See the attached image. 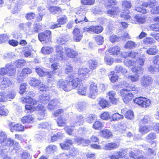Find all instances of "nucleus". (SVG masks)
Segmentation results:
<instances>
[{
  "label": "nucleus",
  "mask_w": 159,
  "mask_h": 159,
  "mask_svg": "<svg viewBox=\"0 0 159 159\" xmlns=\"http://www.w3.org/2000/svg\"><path fill=\"white\" fill-rule=\"evenodd\" d=\"M84 117L81 115H75L74 116V119L71 122V125H80L84 122Z\"/></svg>",
  "instance_id": "nucleus-9"
},
{
  "label": "nucleus",
  "mask_w": 159,
  "mask_h": 159,
  "mask_svg": "<svg viewBox=\"0 0 159 159\" xmlns=\"http://www.w3.org/2000/svg\"><path fill=\"white\" fill-rule=\"evenodd\" d=\"M95 40L98 45L102 44L104 42L103 37L100 35H97L95 37Z\"/></svg>",
  "instance_id": "nucleus-60"
},
{
  "label": "nucleus",
  "mask_w": 159,
  "mask_h": 159,
  "mask_svg": "<svg viewBox=\"0 0 159 159\" xmlns=\"http://www.w3.org/2000/svg\"><path fill=\"white\" fill-rule=\"evenodd\" d=\"M63 136V134L59 132L57 134H54L52 136L51 140L52 142L56 141L58 139L61 138Z\"/></svg>",
  "instance_id": "nucleus-47"
},
{
  "label": "nucleus",
  "mask_w": 159,
  "mask_h": 159,
  "mask_svg": "<svg viewBox=\"0 0 159 159\" xmlns=\"http://www.w3.org/2000/svg\"><path fill=\"white\" fill-rule=\"evenodd\" d=\"M81 81L78 78L74 79L71 81L70 80L69 85L70 87V91L76 87L78 88V86H80Z\"/></svg>",
  "instance_id": "nucleus-20"
},
{
  "label": "nucleus",
  "mask_w": 159,
  "mask_h": 159,
  "mask_svg": "<svg viewBox=\"0 0 159 159\" xmlns=\"http://www.w3.org/2000/svg\"><path fill=\"white\" fill-rule=\"evenodd\" d=\"M14 143V140L11 139L9 138L6 139L2 144V145L3 146L6 147L7 148H6L4 150V148L0 149V154L2 156L4 154H7L8 152V150L10 147L13 146Z\"/></svg>",
  "instance_id": "nucleus-5"
},
{
  "label": "nucleus",
  "mask_w": 159,
  "mask_h": 159,
  "mask_svg": "<svg viewBox=\"0 0 159 159\" xmlns=\"http://www.w3.org/2000/svg\"><path fill=\"white\" fill-rule=\"evenodd\" d=\"M134 20H130V21L133 23H138L139 24H142L145 22L144 18L141 17L140 16L136 15L134 16Z\"/></svg>",
  "instance_id": "nucleus-25"
},
{
  "label": "nucleus",
  "mask_w": 159,
  "mask_h": 159,
  "mask_svg": "<svg viewBox=\"0 0 159 159\" xmlns=\"http://www.w3.org/2000/svg\"><path fill=\"white\" fill-rule=\"evenodd\" d=\"M95 2V0H81V4L87 5H92Z\"/></svg>",
  "instance_id": "nucleus-59"
},
{
  "label": "nucleus",
  "mask_w": 159,
  "mask_h": 159,
  "mask_svg": "<svg viewBox=\"0 0 159 159\" xmlns=\"http://www.w3.org/2000/svg\"><path fill=\"white\" fill-rule=\"evenodd\" d=\"M72 143H73L71 140L67 139L66 140L64 143H61L60 145L62 149L68 150Z\"/></svg>",
  "instance_id": "nucleus-28"
},
{
  "label": "nucleus",
  "mask_w": 159,
  "mask_h": 159,
  "mask_svg": "<svg viewBox=\"0 0 159 159\" xmlns=\"http://www.w3.org/2000/svg\"><path fill=\"white\" fill-rule=\"evenodd\" d=\"M89 70L88 68L82 67L80 68L78 70V74L79 77L82 80L88 78L89 76Z\"/></svg>",
  "instance_id": "nucleus-7"
},
{
  "label": "nucleus",
  "mask_w": 159,
  "mask_h": 159,
  "mask_svg": "<svg viewBox=\"0 0 159 159\" xmlns=\"http://www.w3.org/2000/svg\"><path fill=\"white\" fill-rule=\"evenodd\" d=\"M41 83L40 80L38 79L35 78H32L29 81L30 84L33 87H36L38 86Z\"/></svg>",
  "instance_id": "nucleus-32"
},
{
  "label": "nucleus",
  "mask_w": 159,
  "mask_h": 159,
  "mask_svg": "<svg viewBox=\"0 0 159 159\" xmlns=\"http://www.w3.org/2000/svg\"><path fill=\"white\" fill-rule=\"evenodd\" d=\"M104 126L103 124L99 121H96L93 124V128L96 130H99L102 128Z\"/></svg>",
  "instance_id": "nucleus-40"
},
{
  "label": "nucleus",
  "mask_w": 159,
  "mask_h": 159,
  "mask_svg": "<svg viewBox=\"0 0 159 159\" xmlns=\"http://www.w3.org/2000/svg\"><path fill=\"white\" fill-rule=\"evenodd\" d=\"M144 43L146 44H152L155 43V40L151 37H149L145 38L143 40Z\"/></svg>",
  "instance_id": "nucleus-58"
},
{
  "label": "nucleus",
  "mask_w": 159,
  "mask_h": 159,
  "mask_svg": "<svg viewBox=\"0 0 159 159\" xmlns=\"http://www.w3.org/2000/svg\"><path fill=\"white\" fill-rule=\"evenodd\" d=\"M33 119V118L31 116L28 115L22 118V121L23 123H31Z\"/></svg>",
  "instance_id": "nucleus-49"
},
{
  "label": "nucleus",
  "mask_w": 159,
  "mask_h": 159,
  "mask_svg": "<svg viewBox=\"0 0 159 159\" xmlns=\"http://www.w3.org/2000/svg\"><path fill=\"white\" fill-rule=\"evenodd\" d=\"M49 10L51 13L54 14L56 13L57 12L61 11L62 9L59 7L51 6L49 8Z\"/></svg>",
  "instance_id": "nucleus-50"
},
{
  "label": "nucleus",
  "mask_w": 159,
  "mask_h": 159,
  "mask_svg": "<svg viewBox=\"0 0 159 159\" xmlns=\"http://www.w3.org/2000/svg\"><path fill=\"white\" fill-rule=\"evenodd\" d=\"M101 135L102 136L108 139L112 135L111 132L107 129H104L101 132Z\"/></svg>",
  "instance_id": "nucleus-31"
},
{
  "label": "nucleus",
  "mask_w": 159,
  "mask_h": 159,
  "mask_svg": "<svg viewBox=\"0 0 159 159\" xmlns=\"http://www.w3.org/2000/svg\"><path fill=\"white\" fill-rule=\"evenodd\" d=\"M33 51L32 46L28 44L23 47L22 52L25 57H31L32 55L31 52Z\"/></svg>",
  "instance_id": "nucleus-14"
},
{
  "label": "nucleus",
  "mask_w": 159,
  "mask_h": 159,
  "mask_svg": "<svg viewBox=\"0 0 159 159\" xmlns=\"http://www.w3.org/2000/svg\"><path fill=\"white\" fill-rule=\"evenodd\" d=\"M120 48L118 46H115L108 49V52L113 55H117L120 53Z\"/></svg>",
  "instance_id": "nucleus-33"
},
{
  "label": "nucleus",
  "mask_w": 159,
  "mask_h": 159,
  "mask_svg": "<svg viewBox=\"0 0 159 159\" xmlns=\"http://www.w3.org/2000/svg\"><path fill=\"white\" fill-rule=\"evenodd\" d=\"M35 70L37 73L40 76H45L47 74L46 72L43 70L41 68L39 67H36Z\"/></svg>",
  "instance_id": "nucleus-56"
},
{
  "label": "nucleus",
  "mask_w": 159,
  "mask_h": 159,
  "mask_svg": "<svg viewBox=\"0 0 159 159\" xmlns=\"http://www.w3.org/2000/svg\"><path fill=\"white\" fill-rule=\"evenodd\" d=\"M21 100L23 102L27 103L29 104L25 106V109H36V107L38 109H43L44 108L42 104H39L37 106H36L37 101L33 99L29 96L22 98Z\"/></svg>",
  "instance_id": "nucleus-1"
},
{
  "label": "nucleus",
  "mask_w": 159,
  "mask_h": 159,
  "mask_svg": "<svg viewBox=\"0 0 159 159\" xmlns=\"http://www.w3.org/2000/svg\"><path fill=\"white\" fill-rule=\"evenodd\" d=\"M87 87L85 85L80 84L77 88L78 93L81 95H84L86 94Z\"/></svg>",
  "instance_id": "nucleus-27"
},
{
  "label": "nucleus",
  "mask_w": 159,
  "mask_h": 159,
  "mask_svg": "<svg viewBox=\"0 0 159 159\" xmlns=\"http://www.w3.org/2000/svg\"><path fill=\"white\" fill-rule=\"evenodd\" d=\"M83 6H80V9L76 13L78 16H77L76 19L75 20L76 24L80 23L83 21L85 22H87L88 21L85 16L86 11L83 8Z\"/></svg>",
  "instance_id": "nucleus-3"
},
{
  "label": "nucleus",
  "mask_w": 159,
  "mask_h": 159,
  "mask_svg": "<svg viewBox=\"0 0 159 159\" xmlns=\"http://www.w3.org/2000/svg\"><path fill=\"white\" fill-rule=\"evenodd\" d=\"M59 104V101L57 99L51 100L48 104V108L49 109H53L55 107Z\"/></svg>",
  "instance_id": "nucleus-29"
},
{
  "label": "nucleus",
  "mask_w": 159,
  "mask_h": 159,
  "mask_svg": "<svg viewBox=\"0 0 159 159\" xmlns=\"http://www.w3.org/2000/svg\"><path fill=\"white\" fill-rule=\"evenodd\" d=\"M73 33L74 40L76 42L80 41L83 37L82 34L80 32V30L77 28H75Z\"/></svg>",
  "instance_id": "nucleus-16"
},
{
  "label": "nucleus",
  "mask_w": 159,
  "mask_h": 159,
  "mask_svg": "<svg viewBox=\"0 0 159 159\" xmlns=\"http://www.w3.org/2000/svg\"><path fill=\"white\" fill-rule=\"evenodd\" d=\"M119 12V9L118 8H113L111 9L108 10L107 11L108 14L111 16H114Z\"/></svg>",
  "instance_id": "nucleus-38"
},
{
  "label": "nucleus",
  "mask_w": 159,
  "mask_h": 159,
  "mask_svg": "<svg viewBox=\"0 0 159 159\" xmlns=\"http://www.w3.org/2000/svg\"><path fill=\"white\" fill-rule=\"evenodd\" d=\"M145 48L143 47L141 48V51L144 52L147 54L150 55H155L158 52V49L156 46H152L148 48L146 50Z\"/></svg>",
  "instance_id": "nucleus-12"
},
{
  "label": "nucleus",
  "mask_w": 159,
  "mask_h": 159,
  "mask_svg": "<svg viewBox=\"0 0 159 159\" xmlns=\"http://www.w3.org/2000/svg\"><path fill=\"white\" fill-rule=\"evenodd\" d=\"M103 28L100 26H93V32L95 33L98 34L102 32Z\"/></svg>",
  "instance_id": "nucleus-61"
},
{
  "label": "nucleus",
  "mask_w": 159,
  "mask_h": 159,
  "mask_svg": "<svg viewBox=\"0 0 159 159\" xmlns=\"http://www.w3.org/2000/svg\"><path fill=\"white\" fill-rule=\"evenodd\" d=\"M152 78L148 76H144L141 80V84L144 87L150 86L152 84Z\"/></svg>",
  "instance_id": "nucleus-11"
},
{
  "label": "nucleus",
  "mask_w": 159,
  "mask_h": 159,
  "mask_svg": "<svg viewBox=\"0 0 159 159\" xmlns=\"http://www.w3.org/2000/svg\"><path fill=\"white\" fill-rule=\"evenodd\" d=\"M57 123L59 126H64L67 123V120L63 117H60L57 120Z\"/></svg>",
  "instance_id": "nucleus-37"
},
{
  "label": "nucleus",
  "mask_w": 159,
  "mask_h": 159,
  "mask_svg": "<svg viewBox=\"0 0 159 159\" xmlns=\"http://www.w3.org/2000/svg\"><path fill=\"white\" fill-rule=\"evenodd\" d=\"M115 71L117 73H121L123 75L125 74L127 71L125 68L119 65H117L116 67Z\"/></svg>",
  "instance_id": "nucleus-30"
},
{
  "label": "nucleus",
  "mask_w": 159,
  "mask_h": 159,
  "mask_svg": "<svg viewBox=\"0 0 159 159\" xmlns=\"http://www.w3.org/2000/svg\"><path fill=\"white\" fill-rule=\"evenodd\" d=\"M70 80L61 79L57 83V87L62 89L66 92L70 91V87L69 85Z\"/></svg>",
  "instance_id": "nucleus-4"
},
{
  "label": "nucleus",
  "mask_w": 159,
  "mask_h": 159,
  "mask_svg": "<svg viewBox=\"0 0 159 159\" xmlns=\"http://www.w3.org/2000/svg\"><path fill=\"white\" fill-rule=\"evenodd\" d=\"M150 12L152 15H156L159 14V5L155 7L151 8L150 10Z\"/></svg>",
  "instance_id": "nucleus-64"
},
{
  "label": "nucleus",
  "mask_w": 159,
  "mask_h": 159,
  "mask_svg": "<svg viewBox=\"0 0 159 159\" xmlns=\"http://www.w3.org/2000/svg\"><path fill=\"white\" fill-rule=\"evenodd\" d=\"M152 127H147L144 125L141 126L140 127L139 131L142 134L146 133L150 130L153 129Z\"/></svg>",
  "instance_id": "nucleus-42"
},
{
  "label": "nucleus",
  "mask_w": 159,
  "mask_h": 159,
  "mask_svg": "<svg viewBox=\"0 0 159 159\" xmlns=\"http://www.w3.org/2000/svg\"><path fill=\"white\" fill-rule=\"evenodd\" d=\"M57 22L60 24V26L61 25L66 24L67 22V17L65 15H63L60 16L57 19Z\"/></svg>",
  "instance_id": "nucleus-48"
},
{
  "label": "nucleus",
  "mask_w": 159,
  "mask_h": 159,
  "mask_svg": "<svg viewBox=\"0 0 159 159\" xmlns=\"http://www.w3.org/2000/svg\"><path fill=\"white\" fill-rule=\"evenodd\" d=\"M131 70L133 72H135L138 75H142L143 72V69L142 67H134L131 68Z\"/></svg>",
  "instance_id": "nucleus-41"
},
{
  "label": "nucleus",
  "mask_w": 159,
  "mask_h": 159,
  "mask_svg": "<svg viewBox=\"0 0 159 159\" xmlns=\"http://www.w3.org/2000/svg\"><path fill=\"white\" fill-rule=\"evenodd\" d=\"M123 153L117 151L116 154L109 156L110 159H119L120 157H121L123 155Z\"/></svg>",
  "instance_id": "nucleus-55"
},
{
  "label": "nucleus",
  "mask_w": 159,
  "mask_h": 159,
  "mask_svg": "<svg viewBox=\"0 0 159 159\" xmlns=\"http://www.w3.org/2000/svg\"><path fill=\"white\" fill-rule=\"evenodd\" d=\"M57 56H52L50 58V61L51 62H53L54 61H58V60H65L63 57V48L62 46H57L56 47Z\"/></svg>",
  "instance_id": "nucleus-2"
},
{
  "label": "nucleus",
  "mask_w": 159,
  "mask_h": 159,
  "mask_svg": "<svg viewBox=\"0 0 159 159\" xmlns=\"http://www.w3.org/2000/svg\"><path fill=\"white\" fill-rule=\"evenodd\" d=\"M123 115H120L117 113H114L112 115V120H118L121 119H123Z\"/></svg>",
  "instance_id": "nucleus-63"
},
{
  "label": "nucleus",
  "mask_w": 159,
  "mask_h": 159,
  "mask_svg": "<svg viewBox=\"0 0 159 159\" xmlns=\"http://www.w3.org/2000/svg\"><path fill=\"white\" fill-rule=\"evenodd\" d=\"M125 116L128 119L132 120L134 117V114L132 110H128L125 113Z\"/></svg>",
  "instance_id": "nucleus-45"
},
{
  "label": "nucleus",
  "mask_w": 159,
  "mask_h": 159,
  "mask_svg": "<svg viewBox=\"0 0 159 159\" xmlns=\"http://www.w3.org/2000/svg\"><path fill=\"white\" fill-rule=\"evenodd\" d=\"M105 62L107 65H111L114 61V58L110 56H105L104 58Z\"/></svg>",
  "instance_id": "nucleus-57"
},
{
  "label": "nucleus",
  "mask_w": 159,
  "mask_h": 159,
  "mask_svg": "<svg viewBox=\"0 0 159 159\" xmlns=\"http://www.w3.org/2000/svg\"><path fill=\"white\" fill-rule=\"evenodd\" d=\"M98 103L102 108H107L110 106V104L108 101L105 99L101 98H99L97 99Z\"/></svg>",
  "instance_id": "nucleus-22"
},
{
  "label": "nucleus",
  "mask_w": 159,
  "mask_h": 159,
  "mask_svg": "<svg viewBox=\"0 0 159 159\" xmlns=\"http://www.w3.org/2000/svg\"><path fill=\"white\" fill-rule=\"evenodd\" d=\"M119 145L115 142H111L105 144L103 149L106 150H111L118 148Z\"/></svg>",
  "instance_id": "nucleus-19"
},
{
  "label": "nucleus",
  "mask_w": 159,
  "mask_h": 159,
  "mask_svg": "<svg viewBox=\"0 0 159 159\" xmlns=\"http://www.w3.org/2000/svg\"><path fill=\"white\" fill-rule=\"evenodd\" d=\"M128 78L132 82H135L137 81L139 78V76L138 74H135L133 75H129Z\"/></svg>",
  "instance_id": "nucleus-53"
},
{
  "label": "nucleus",
  "mask_w": 159,
  "mask_h": 159,
  "mask_svg": "<svg viewBox=\"0 0 159 159\" xmlns=\"http://www.w3.org/2000/svg\"><path fill=\"white\" fill-rule=\"evenodd\" d=\"M50 98V96L48 94L43 93L39 96V101L41 103L45 104L49 101Z\"/></svg>",
  "instance_id": "nucleus-26"
},
{
  "label": "nucleus",
  "mask_w": 159,
  "mask_h": 159,
  "mask_svg": "<svg viewBox=\"0 0 159 159\" xmlns=\"http://www.w3.org/2000/svg\"><path fill=\"white\" fill-rule=\"evenodd\" d=\"M109 97V99L113 104H116L118 101V99L116 97V92L113 91H111L107 93Z\"/></svg>",
  "instance_id": "nucleus-23"
},
{
  "label": "nucleus",
  "mask_w": 159,
  "mask_h": 159,
  "mask_svg": "<svg viewBox=\"0 0 159 159\" xmlns=\"http://www.w3.org/2000/svg\"><path fill=\"white\" fill-rule=\"evenodd\" d=\"M122 6L123 8L126 9H129L131 7V4L130 2L127 1H123Z\"/></svg>",
  "instance_id": "nucleus-62"
},
{
  "label": "nucleus",
  "mask_w": 159,
  "mask_h": 159,
  "mask_svg": "<svg viewBox=\"0 0 159 159\" xmlns=\"http://www.w3.org/2000/svg\"><path fill=\"white\" fill-rule=\"evenodd\" d=\"M124 63L126 66L129 68L134 66L135 64V62L133 60L128 59L125 60Z\"/></svg>",
  "instance_id": "nucleus-44"
},
{
  "label": "nucleus",
  "mask_w": 159,
  "mask_h": 159,
  "mask_svg": "<svg viewBox=\"0 0 159 159\" xmlns=\"http://www.w3.org/2000/svg\"><path fill=\"white\" fill-rule=\"evenodd\" d=\"M89 67L91 70H93L96 68L97 66L98 63L95 60H90L89 61Z\"/></svg>",
  "instance_id": "nucleus-43"
},
{
  "label": "nucleus",
  "mask_w": 159,
  "mask_h": 159,
  "mask_svg": "<svg viewBox=\"0 0 159 159\" xmlns=\"http://www.w3.org/2000/svg\"><path fill=\"white\" fill-rule=\"evenodd\" d=\"M7 74L9 76H13L16 73V70L12 63H10L6 65L5 66Z\"/></svg>",
  "instance_id": "nucleus-18"
},
{
  "label": "nucleus",
  "mask_w": 159,
  "mask_h": 159,
  "mask_svg": "<svg viewBox=\"0 0 159 159\" xmlns=\"http://www.w3.org/2000/svg\"><path fill=\"white\" fill-rule=\"evenodd\" d=\"M1 83L0 86L2 89H4L10 86L11 84V82L10 80L7 78H4L2 79H1Z\"/></svg>",
  "instance_id": "nucleus-21"
},
{
  "label": "nucleus",
  "mask_w": 159,
  "mask_h": 159,
  "mask_svg": "<svg viewBox=\"0 0 159 159\" xmlns=\"http://www.w3.org/2000/svg\"><path fill=\"white\" fill-rule=\"evenodd\" d=\"M24 3L29 6V8L31 9H34L36 7L38 3L37 0H23Z\"/></svg>",
  "instance_id": "nucleus-24"
},
{
  "label": "nucleus",
  "mask_w": 159,
  "mask_h": 159,
  "mask_svg": "<svg viewBox=\"0 0 159 159\" xmlns=\"http://www.w3.org/2000/svg\"><path fill=\"white\" fill-rule=\"evenodd\" d=\"M25 61L23 59H19L16 61L15 65L17 68H21L25 64Z\"/></svg>",
  "instance_id": "nucleus-51"
},
{
  "label": "nucleus",
  "mask_w": 159,
  "mask_h": 159,
  "mask_svg": "<svg viewBox=\"0 0 159 159\" xmlns=\"http://www.w3.org/2000/svg\"><path fill=\"white\" fill-rule=\"evenodd\" d=\"M123 85L124 86H125L127 88V90H128L129 91L132 90L133 91H135L136 92L139 91L138 89L136 88L134 85H130L129 84H126V82L123 83Z\"/></svg>",
  "instance_id": "nucleus-52"
},
{
  "label": "nucleus",
  "mask_w": 159,
  "mask_h": 159,
  "mask_svg": "<svg viewBox=\"0 0 159 159\" xmlns=\"http://www.w3.org/2000/svg\"><path fill=\"white\" fill-rule=\"evenodd\" d=\"M109 77L110 78V80L112 82L114 83L118 80V76L114 74V71L111 72L109 74Z\"/></svg>",
  "instance_id": "nucleus-46"
},
{
  "label": "nucleus",
  "mask_w": 159,
  "mask_h": 159,
  "mask_svg": "<svg viewBox=\"0 0 159 159\" xmlns=\"http://www.w3.org/2000/svg\"><path fill=\"white\" fill-rule=\"evenodd\" d=\"M134 102L135 103L144 108L148 106L151 103L150 100L142 97L136 98L134 100Z\"/></svg>",
  "instance_id": "nucleus-6"
},
{
  "label": "nucleus",
  "mask_w": 159,
  "mask_h": 159,
  "mask_svg": "<svg viewBox=\"0 0 159 159\" xmlns=\"http://www.w3.org/2000/svg\"><path fill=\"white\" fill-rule=\"evenodd\" d=\"M51 34V32L49 30H47L43 33H41L39 34V39L40 41L46 40H48L49 41Z\"/></svg>",
  "instance_id": "nucleus-13"
},
{
  "label": "nucleus",
  "mask_w": 159,
  "mask_h": 159,
  "mask_svg": "<svg viewBox=\"0 0 159 159\" xmlns=\"http://www.w3.org/2000/svg\"><path fill=\"white\" fill-rule=\"evenodd\" d=\"M32 72L31 70L28 68H24L22 71L21 75H18L17 80L19 82H21L24 79Z\"/></svg>",
  "instance_id": "nucleus-10"
},
{
  "label": "nucleus",
  "mask_w": 159,
  "mask_h": 159,
  "mask_svg": "<svg viewBox=\"0 0 159 159\" xmlns=\"http://www.w3.org/2000/svg\"><path fill=\"white\" fill-rule=\"evenodd\" d=\"M156 3L155 1L154 0H150L148 2H143L142 4V6L147 7H149L150 8H152Z\"/></svg>",
  "instance_id": "nucleus-39"
},
{
  "label": "nucleus",
  "mask_w": 159,
  "mask_h": 159,
  "mask_svg": "<svg viewBox=\"0 0 159 159\" xmlns=\"http://www.w3.org/2000/svg\"><path fill=\"white\" fill-rule=\"evenodd\" d=\"M133 97V95L132 93H130L128 94V95H126L122 98L124 102L125 103H127L132 99Z\"/></svg>",
  "instance_id": "nucleus-54"
},
{
  "label": "nucleus",
  "mask_w": 159,
  "mask_h": 159,
  "mask_svg": "<svg viewBox=\"0 0 159 159\" xmlns=\"http://www.w3.org/2000/svg\"><path fill=\"white\" fill-rule=\"evenodd\" d=\"M10 130L13 132L14 131H20L24 130V127L21 124H17L14 125L13 123H11L9 125Z\"/></svg>",
  "instance_id": "nucleus-17"
},
{
  "label": "nucleus",
  "mask_w": 159,
  "mask_h": 159,
  "mask_svg": "<svg viewBox=\"0 0 159 159\" xmlns=\"http://www.w3.org/2000/svg\"><path fill=\"white\" fill-rule=\"evenodd\" d=\"M53 51V48L51 47L44 46L41 49L42 53L44 54H50Z\"/></svg>",
  "instance_id": "nucleus-34"
},
{
  "label": "nucleus",
  "mask_w": 159,
  "mask_h": 159,
  "mask_svg": "<svg viewBox=\"0 0 159 159\" xmlns=\"http://www.w3.org/2000/svg\"><path fill=\"white\" fill-rule=\"evenodd\" d=\"M46 150L48 153L52 154L57 151V148L55 145H51L47 147Z\"/></svg>",
  "instance_id": "nucleus-36"
},
{
  "label": "nucleus",
  "mask_w": 159,
  "mask_h": 159,
  "mask_svg": "<svg viewBox=\"0 0 159 159\" xmlns=\"http://www.w3.org/2000/svg\"><path fill=\"white\" fill-rule=\"evenodd\" d=\"M137 46V44L133 41H130L126 42L124 47L126 49H133Z\"/></svg>",
  "instance_id": "nucleus-35"
},
{
  "label": "nucleus",
  "mask_w": 159,
  "mask_h": 159,
  "mask_svg": "<svg viewBox=\"0 0 159 159\" xmlns=\"http://www.w3.org/2000/svg\"><path fill=\"white\" fill-rule=\"evenodd\" d=\"M98 89L97 84L96 83H92L91 84L90 87V92L89 97L93 99H95L98 95Z\"/></svg>",
  "instance_id": "nucleus-8"
},
{
  "label": "nucleus",
  "mask_w": 159,
  "mask_h": 159,
  "mask_svg": "<svg viewBox=\"0 0 159 159\" xmlns=\"http://www.w3.org/2000/svg\"><path fill=\"white\" fill-rule=\"evenodd\" d=\"M65 53L67 57L74 58L78 55V53L73 49L66 47L65 48Z\"/></svg>",
  "instance_id": "nucleus-15"
}]
</instances>
